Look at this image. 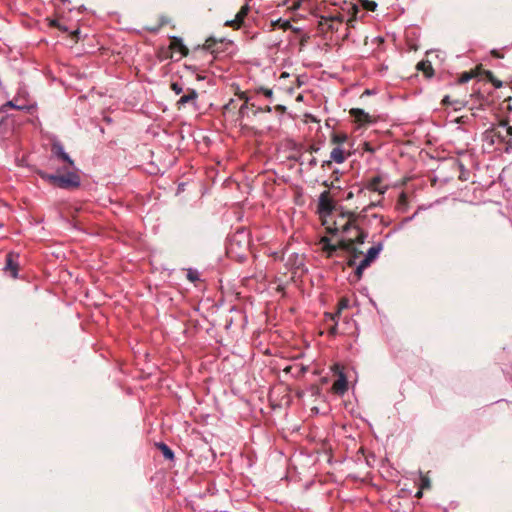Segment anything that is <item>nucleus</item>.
I'll return each mask as SVG.
<instances>
[{"mask_svg":"<svg viewBox=\"0 0 512 512\" xmlns=\"http://www.w3.org/2000/svg\"><path fill=\"white\" fill-rule=\"evenodd\" d=\"M170 48L179 50L182 56H187L189 53V49L183 44L182 40L176 37L172 38Z\"/></svg>","mask_w":512,"mask_h":512,"instance_id":"15","label":"nucleus"},{"mask_svg":"<svg viewBox=\"0 0 512 512\" xmlns=\"http://www.w3.org/2000/svg\"><path fill=\"white\" fill-rule=\"evenodd\" d=\"M421 490L430 488V480L426 476H421V484H420Z\"/></svg>","mask_w":512,"mask_h":512,"instance_id":"29","label":"nucleus"},{"mask_svg":"<svg viewBox=\"0 0 512 512\" xmlns=\"http://www.w3.org/2000/svg\"><path fill=\"white\" fill-rule=\"evenodd\" d=\"M475 76V74L470 71V72H464L460 78H459V83L463 84V83H466L468 82L470 79H472L473 77Z\"/></svg>","mask_w":512,"mask_h":512,"instance_id":"28","label":"nucleus"},{"mask_svg":"<svg viewBox=\"0 0 512 512\" xmlns=\"http://www.w3.org/2000/svg\"><path fill=\"white\" fill-rule=\"evenodd\" d=\"M250 109L251 110V104H244L240 107L239 109V115L241 117H244L245 114H246V110Z\"/></svg>","mask_w":512,"mask_h":512,"instance_id":"31","label":"nucleus"},{"mask_svg":"<svg viewBox=\"0 0 512 512\" xmlns=\"http://www.w3.org/2000/svg\"><path fill=\"white\" fill-rule=\"evenodd\" d=\"M364 150L371 152V153L374 152V149L370 146V144L368 142L364 143Z\"/></svg>","mask_w":512,"mask_h":512,"instance_id":"47","label":"nucleus"},{"mask_svg":"<svg viewBox=\"0 0 512 512\" xmlns=\"http://www.w3.org/2000/svg\"><path fill=\"white\" fill-rule=\"evenodd\" d=\"M485 76L489 82L493 84L495 88L502 87V82L498 80L491 71H485Z\"/></svg>","mask_w":512,"mask_h":512,"instance_id":"24","label":"nucleus"},{"mask_svg":"<svg viewBox=\"0 0 512 512\" xmlns=\"http://www.w3.org/2000/svg\"><path fill=\"white\" fill-rule=\"evenodd\" d=\"M351 155V153L348 151L346 152L344 149H342L341 147H335L331 153H330V158L331 160H333L334 162L336 163H343L347 157H349Z\"/></svg>","mask_w":512,"mask_h":512,"instance_id":"13","label":"nucleus"},{"mask_svg":"<svg viewBox=\"0 0 512 512\" xmlns=\"http://www.w3.org/2000/svg\"><path fill=\"white\" fill-rule=\"evenodd\" d=\"M318 150H319V148H318V147H316V146H311V147H310V152H311V153L317 152Z\"/></svg>","mask_w":512,"mask_h":512,"instance_id":"52","label":"nucleus"},{"mask_svg":"<svg viewBox=\"0 0 512 512\" xmlns=\"http://www.w3.org/2000/svg\"><path fill=\"white\" fill-rule=\"evenodd\" d=\"M238 97L244 101V104H250L249 103V97L247 95V92H239L237 93Z\"/></svg>","mask_w":512,"mask_h":512,"instance_id":"33","label":"nucleus"},{"mask_svg":"<svg viewBox=\"0 0 512 512\" xmlns=\"http://www.w3.org/2000/svg\"><path fill=\"white\" fill-rule=\"evenodd\" d=\"M50 25L53 27H57L60 30H66V28L62 27L57 20H52Z\"/></svg>","mask_w":512,"mask_h":512,"instance_id":"43","label":"nucleus"},{"mask_svg":"<svg viewBox=\"0 0 512 512\" xmlns=\"http://www.w3.org/2000/svg\"><path fill=\"white\" fill-rule=\"evenodd\" d=\"M352 9L354 11V16L348 20V25L349 26H352V22L355 21L356 14L359 12V9L356 6H353Z\"/></svg>","mask_w":512,"mask_h":512,"instance_id":"37","label":"nucleus"},{"mask_svg":"<svg viewBox=\"0 0 512 512\" xmlns=\"http://www.w3.org/2000/svg\"><path fill=\"white\" fill-rule=\"evenodd\" d=\"M78 34H79V30H75L74 32H72V34H71L72 39L77 40Z\"/></svg>","mask_w":512,"mask_h":512,"instance_id":"48","label":"nucleus"},{"mask_svg":"<svg viewBox=\"0 0 512 512\" xmlns=\"http://www.w3.org/2000/svg\"><path fill=\"white\" fill-rule=\"evenodd\" d=\"M382 248H383L382 243H377L376 245H374V246H372L371 248L368 249V251H367L365 256L371 262H373L378 257V255L380 254Z\"/></svg>","mask_w":512,"mask_h":512,"instance_id":"17","label":"nucleus"},{"mask_svg":"<svg viewBox=\"0 0 512 512\" xmlns=\"http://www.w3.org/2000/svg\"><path fill=\"white\" fill-rule=\"evenodd\" d=\"M250 11V6L248 4L243 5L240 10L235 15V18L229 21H226L225 26L232 27L233 29H239L245 17L248 15Z\"/></svg>","mask_w":512,"mask_h":512,"instance_id":"6","label":"nucleus"},{"mask_svg":"<svg viewBox=\"0 0 512 512\" xmlns=\"http://www.w3.org/2000/svg\"><path fill=\"white\" fill-rule=\"evenodd\" d=\"M198 98V93L194 89H187V93L180 97V99L176 102V107L180 110L186 104H195Z\"/></svg>","mask_w":512,"mask_h":512,"instance_id":"11","label":"nucleus"},{"mask_svg":"<svg viewBox=\"0 0 512 512\" xmlns=\"http://www.w3.org/2000/svg\"><path fill=\"white\" fill-rule=\"evenodd\" d=\"M255 93L257 94H263L266 98L272 99L273 97V90L266 87H258L255 89Z\"/></svg>","mask_w":512,"mask_h":512,"instance_id":"25","label":"nucleus"},{"mask_svg":"<svg viewBox=\"0 0 512 512\" xmlns=\"http://www.w3.org/2000/svg\"><path fill=\"white\" fill-rule=\"evenodd\" d=\"M348 306H349V301H348V299L343 298V299H341V300H340V302H339V308H340V310H341V309H345V308H347Z\"/></svg>","mask_w":512,"mask_h":512,"instance_id":"36","label":"nucleus"},{"mask_svg":"<svg viewBox=\"0 0 512 512\" xmlns=\"http://www.w3.org/2000/svg\"><path fill=\"white\" fill-rule=\"evenodd\" d=\"M79 212H80V210H78V209H74V212H73V214H72V218H73V220L76 222V224H80V223L83 221V219H82V218H79V217L76 215V214H79Z\"/></svg>","mask_w":512,"mask_h":512,"instance_id":"35","label":"nucleus"},{"mask_svg":"<svg viewBox=\"0 0 512 512\" xmlns=\"http://www.w3.org/2000/svg\"><path fill=\"white\" fill-rule=\"evenodd\" d=\"M225 45L224 40H216L215 38H208L204 45L203 50L209 51L213 55H218L219 53L223 52L222 46Z\"/></svg>","mask_w":512,"mask_h":512,"instance_id":"8","label":"nucleus"},{"mask_svg":"<svg viewBox=\"0 0 512 512\" xmlns=\"http://www.w3.org/2000/svg\"><path fill=\"white\" fill-rule=\"evenodd\" d=\"M156 447L162 452L165 459L173 460L175 455L172 449L165 443L159 442L156 443Z\"/></svg>","mask_w":512,"mask_h":512,"instance_id":"16","label":"nucleus"},{"mask_svg":"<svg viewBox=\"0 0 512 512\" xmlns=\"http://www.w3.org/2000/svg\"><path fill=\"white\" fill-rule=\"evenodd\" d=\"M301 372H302V373H305V372H306V368H305V367H302V368H301Z\"/></svg>","mask_w":512,"mask_h":512,"instance_id":"57","label":"nucleus"},{"mask_svg":"<svg viewBox=\"0 0 512 512\" xmlns=\"http://www.w3.org/2000/svg\"><path fill=\"white\" fill-rule=\"evenodd\" d=\"M382 183L383 178L380 175H377L366 182L365 188L368 189L369 191L384 194L387 189V186H383Z\"/></svg>","mask_w":512,"mask_h":512,"instance_id":"10","label":"nucleus"},{"mask_svg":"<svg viewBox=\"0 0 512 512\" xmlns=\"http://www.w3.org/2000/svg\"><path fill=\"white\" fill-rule=\"evenodd\" d=\"M454 103H455L456 105H459V104H461V103H460L459 101H455Z\"/></svg>","mask_w":512,"mask_h":512,"instance_id":"59","label":"nucleus"},{"mask_svg":"<svg viewBox=\"0 0 512 512\" xmlns=\"http://www.w3.org/2000/svg\"><path fill=\"white\" fill-rule=\"evenodd\" d=\"M275 110L280 112V113H285L286 112V107L284 105H276L275 107Z\"/></svg>","mask_w":512,"mask_h":512,"instance_id":"44","label":"nucleus"},{"mask_svg":"<svg viewBox=\"0 0 512 512\" xmlns=\"http://www.w3.org/2000/svg\"><path fill=\"white\" fill-rule=\"evenodd\" d=\"M348 139L345 133H333L331 135V143L340 147L341 144L345 143Z\"/></svg>","mask_w":512,"mask_h":512,"instance_id":"20","label":"nucleus"},{"mask_svg":"<svg viewBox=\"0 0 512 512\" xmlns=\"http://www.w3.org/2000/svg\"><path fill=\"white\" fill-rule=\"evenodd\" d=\"M323 22L328 25V29L334 30L335 23H341L342 19L338 16L329 17V18H323Z\"/></svg>","mask_w":512,"mask_h":512,"instance_id":"23","label":"nucleus"},{"mask_svg":"<svg viewBox=\"0 0 512 512\" xmlns=\"http://www.w3.org/2000/svg\"><path fill=\"white\" fill-rule=\"evenodd\" d=\"M323 185H324L326 188L334 187L333 182H332L331 184H328V183H327V181H324V182H323Z\"/></svg>","mask_w":512,"mask_h":512,"instance_id":"53","label":"nucleus"},{"mask_svg":"<svg viewBox=\"0 0 512 512\" xmlns=\"http://www.w3.org/2000/svg\"><path fill=\"white\" fill-rule=\"evenodd\" d=\"M332 161H333V160H331V159H330V160L323 161V163H322L321 167H322L323 169H325V168H329V167L331 166V164H332Z\"/></svg>","mask_w":512,"mask_h":512,"instance_id":"45","label":"nucleus"},{"mask_svg":"<svg viewBox=\"0 0 512 512\" xmlns=\"http://www.w3.org/2000/svg\"><path fill=\"white\" fill-rule=\"evenodd\" d=\"M371 263L372 262L365 256L364 259H362L358 265L366 269L367 267L370 266Z\"/></svg>","mask_w":512,"mask_h":512,"instance_id":"34","label":"nucleus"},{"mask_svg":"<svg viewBox=\"0 0 512 512\" xmlns=\"http://www.w3.org/2000/svg\"><path fill=\"white\" fill-rule=\"evenodd\" d=\"M275 25H279L280 28H282L283 30H287L291 27L289 21H283L281 22V20H278Z\"/></svg>","mask_w":512,"mask_h":512,"instance_id":"32","label":"nucleus"},{"mask_svg":"<svg viewBox=\"0 0 512 512\" xmlns=\"http://www.w3.org/2000/svg\"><path fill=\"white\" fill-rule=\"evenodd\" d=\"M491 53H492V55L494 57H497V58H501L502 57V55L499 52H497L496 50H493Z\"/></svg>","mask_w":512,"mask_h":512,"instance_id":"51","label":"nucleus"},{"mask_svg":"<svg viewBox=\"0 0 512 512\" xmlns=\"http://www.w3.org/2000/svg\"><path fill=\"white\" fill-rule=\"evenodd\" d=\"M328 232L331 234H337L339 232L338 226H327Z\"/></svg>","mask_w":512,"mask_h":512,"instance_id":"42","label":"nucleus"},{"mask_svg":"<svg viewBox=\"0 0 512 512\" xmlns=\"http://www.w3.org/2000/svg\"><path fill=\"white\" fill-rule=\"evenodd\" d=\"M288 74L287 73H282V77H286Z\"/></svg>","mask_w":512,"mask_h":512,"instance_id":"58","label":"nucleus"},{"mask_svg":"<svg viewBox=\"0 0 512 512\" xmlns=\"http://www.w3.org/2000/svg\"><path fill=\"white\" fill-rule=\"evenodd\" d=\"M187 271V279L192 282V283H195L196 281H199L200 280V275H199V272L198 270L194 269V268H188L186 269Z\"/></svg>","mask_w":512,"mask_h":512,"instance_id":"22","label":"nucleus"},{"mask_svg":"<svg viewBox=\"0 0 512 512\" xmlns=\"http://www.w3.org/2000/svg\"><path fill=\"white\" fill-rule=\"evenodd\" d=\"M271 110L270 106L256 107L255 104H251V111L253 115H257L258 113H269Z\"/></svg>","mask_w":512,"mask_h":512,"instance_id":"27","label":"nucleus"},{"mask_svg":"<svg viewBox=\"0 0 512 512\" xmlns=\"http://www.w3.org/2000/svg\"><path fill=\"white\" fill-rule=\"evenodd\" d=\"M333 388L339 394H343L344 392H346L348 384L347 379L343 373L339 375V378L334 383Z\"/></svg>","mask_w":512,"mask_h":512,"instance_id":"14","label":"nucleus"},{"mask_svg":"<svg viewBox=\"0 0 512 512\" xmlns=\"http://www.w3.org/2000/svg\"><path fill=\"white\" fill-rule=\"evenodd\" d=\"M374 209H375L374 204L369 205L367 208L363 209L358 214V216L356 218L352 219V221H360V222L370 223V222L378 219L377 224H387L386 222H384L382 217H379L378 214L373 212Z\"/></svg>","mask_w":512,"mask_h":512,"instance_id":"3","label":"nucleus"},{"mask_svg":"<svg viewBox=\"0 0 512 512\" xmlns=\"http://www.w3.org/2000/svg\"><path fill=\"white\" fill-rule=\"evenodd\" d=\"M321 243L323 250L328 252L329 255H332L334 252H336L339 247L338 245L332 244L328 237H323L321 239Z\"/></svg>","mask_w":512,"mask_h":512,"instance_id":"19","label":"nucleus"},{"mask_svg":"<svg viewBox=\"0 0 512 512\" xmlns=\"http://www.w3.org/2000/svg\"><path fill=\"white\" fill-rule=\"evenodd\" d=\"M366 237H367L366 233H364L363 231H359V234L357 236L358 243H363Z\"/></svg>","mask_w":512,"mask_h":512,"instance_id":"39","label":"nucleus"},{"mask_svg":"<svg viewBox=\"0 0 512 512\" xmlns=\"http://www.w3.org/2000/svg\"><path fill=\"white\" fill-rule=\"evenodd\" d=\"M463 116L456 119L457 123H464Z\"/></svg>","mask_w":512,"mask_h":512,"instance_id":"55","label":"nucleus"},{"mask_svg":"<svg viewBox=\"0 0 512 512\" xmlns=\"http://www.w3.org/2000/svg\"><path fill=\"white\" fill-rule=\"evenodd\" d=\"M362 7L367 11H375L377 3L371 0H361Z\"/></svg>","mask_w":512,"mask_h":512,"instance_id":"26","label":"nucleus"},{"mask_svg":"<svg viewBox=\"0 0 512 512\" xmlns=\"http://www.w3.org/2000/svg\"><path fill=\"white\" fill-rule=\"evenodd\" d=\"M442 103H443L444 105H446V104H450L451 102H450L449 96H445V97H444V99L442 100Z\"/></svg>","mask_w":512,"mask_h":512,"instance_id":"50","label":"nucleus"},{"mask_svg":"<svg viewBox=\"0 0 512 512\" xmlns=\"http://www.w3.org/2000/svg\"><path fill=\"white\" fill-rule=\"evenodd\" d=\"M168 23V19H166L165 17H162L161 18V21H160V24L158 25V27L156 28H152L151 31H157L160 27L166 25Z\"/></svg>","mask_w":512,"mask_h":512,"instance_id":"40","label":"nucleus"},{"mask_svg":"<svg viewBox=\"0 0 512 512\" xmlns=\"http://www.w3.org/2000/svg\"><path fill=\"white\" fill-rule=\"evenodd\" d=\"M6 107H10V108H13V109H21V107L19 106H16L13 101H8L6 104H5Z\"/></svg>","mask_w":512,"mask_h":512,"instance_id":"46","label":"nucleus"},{"mask_svg":"<svg viewBox=\"0 0 512 512\" xmlns=\"http://www.w3.org/2000/svg\"><path fill=\"white\" fill-rule=\"evenodd\" d=\"M171 90L175 92V94L179 95L183 92L182 86L177 82H173L171 84Z\"/></svg>","mask_w":512,"mask_h":512,"instance_id":"30","label":"nucleus"},{"mask_svg":"<svg viewBox=\"0 0 512 512\" xmlns=\"http://www.w3.org/2000/svg\"><path fill=\"white\" fill-rule=\"evenodd\" d=\"M250 234L251 232L246 226H239L232 236V241L237 242L240 246L249 247Z\"/></svg>","mask_w":512,"mask_h":512,"instance_id":"5","label":"nucleus"},{"mask_svg":"<svg viewBox=\"0 0 512 512\" xmlns=\"http://www.w3.org/2000/svg\"><path fill=\"white\" fill-rule=\"evenodd\" d=\"M505 135H507V139L512 136V126L508 125L505 121Z\"/></svg>","mask_w":512,"mask_h":512,"instance_id":"38","label":"nucleus"},{"mask_svg":"<svg viewBox=\"0 0 512 512\" xmlns=\"http://www.w3.org/2000/svg\"><path fill=\"white\" fill-rule=\"evenodd\" d=\"M349 114L354 118L356 122L362 125L374 122L372 116H370L367 112L360 108H352L349 111Z\"/></svg>","mask_w":512,"mask_h":512,"instance_id":"9","label":"nucleus"},{"mask_svg":"<svg viewBox=\"0 0 512 512\" xmlns=\"http://www.w3.org/2000/svg\"><path fill=\"white\" fill-rule=\"evenodd\" d=\"M486 138L490 139L493 144L495 139L499 142L507 141V135H505V121H501L496 127L486 131Z\"/></svg>","mask_w":512,"mask_h":512,"instance_id":"4","label":"nucleus"},{"mask_svg":"<svg viewBox=\"0 0 512 512\" xmlns=\"http://www.w3.org/2000/svg\"><path fill=\"white\" fill-rule=\"evenodd\" d=\"M52 152L57 155L62 161L68 164L70 168H74V161L64 151L63 146L60 144H54L52 146Z\"/></svg>","mask_w":512,"mask_h":512,"instance_id":"12","label":"nucleus"},{"mask_svg":"<svg viewBox=\"0 0 512 512\" xmlns=\"http://www.w3.org/2000/svg\"><path fill=\"white\" fill-rule=\"evenodd\" d=\"M365 269L363 267H361L360 265L357 266L356 270H355V274L358 278H361L362 274H363V271Z\"/></svg>","mask_w":512,"mask_h":512,"instance_id":"41","label":"nucleus"},{"mask_svg":"<svg viewBox=\"0 0 512 512\" xmlns=\"http://www.w3.org/2000/svg\"><path fill=\"white\" fill-rule=\"evenodd\" d=\"M19 254L10 252L6 255V262L4 270L8 273H10L11 277L17 278L18 277V259Z\"/></svg>","mask_w":512,"mask_h":512,"instance_id":"7","label":"nucleus"},{"mask_svg":"<svg viewBox=\"0 0 512 512\" xmlns=\"http://www.w3.org/2000/svg\"><path fill=\"white\" fill-rule=\"evenodd\" d=\"M335 209V203L333 199L330 196V193L328 190L323 191L320 194L319 201H318V208L317 212L319 213L320 217L322 218L321 224H326V220L324 219L326 216L330 215L332 211Z\"/></svg>","mask_w":512,"mask_h":512,"instance_id":"2","label":"nucleus"},{"mask_svg":"<svg viewBox=\"0 0 512 512\" xmlns=\"http://www.w3.org/2000/svg\"><path fill=\"white\" fill-rule=\"evenodd\" d=\"M38 174L43 178L47 179L50 184L55 187L62 189H75L80 185V176L75 171V168H64V172L58 171L55 174H48L43 171H39Z\"/></svg>","mask_w":512,"mask_h":512,"instance_id":"1","label":"nucleus"},{"mask_svg":"<svg viewBox=\"0 0 512 512\" xmlns=\"http://www.w3.org/2000/svg\"><path fill=\"white\" fill-rule=\"evenodd\" d=\"M309 165H310V166H312V167H313V166H316V165H317V159L313 157V158L309 161Z\"/></svg>","mask_w":512,"mask_h":512,"instance_id":"49","label":"nucleus"},{"mask_svg":"<svg viewBox=\"0 0 512 512\" xmlns=\"http://www.w3.org/2000/svg\"><path fill=\"white\" fill-rule=\"evenodd\" d=\"M422 494H423V493H422V490L420 489V490L416 493V495H415V496H416L417 498H421V497H422Z\"/></svg>","mask_w":512,"mask_h":512,"instance_id":"54","label":"nucleus"},{"mask_svg":"<svg viewBox=\"0 0 512 512\" xmlns=\"http://www.w3.org/2000/svg\"><path fill=\"white\" fill-rule=\"evenodd\" d=\"M407 206H408V198H407V195L406 193L402 192L399 197H398V201H397V205H396V208L401 211V212H405L406 209H407Z\"/></svg>","mask_w":512,"mask_h":512,"instance_id":"21","label":"nucleus"},{"mask_svg":"<svg viewBox=\"0 0 512 512\" xmlns=\"http://www.w3.org/2000/svg\"><path fill=\"white\" fill-rule=\"evenodd\" d=\"M333 175H334L335 179L337 180V179H338V170H335V171L333 172Z\"/></svg>","mask_w":512,"mask_h":512,"instance_id":"56","label":"nucleus"},{"mask_svg":"<svg viewBox=\"0 0 512 512\" xmlns=\"http://www.w3.org/2000/svg\"><path fill=\"white\" fill-rule=\"evenodd\" d=\"M416 67L418 70L422 71L426 77H431L434 74L433 67L429 61H420Z\"/></svg>","mask_w":512,"mask_h":512,"instance_id":"18","label":"nucleus"}]
</instances>
